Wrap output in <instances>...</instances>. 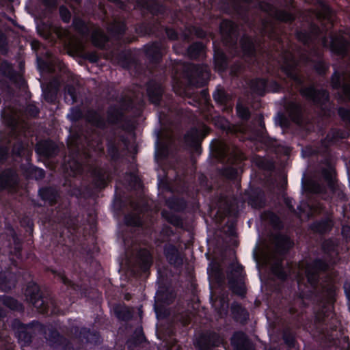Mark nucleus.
Instances as JSON below:
<instances>
[{
  "instance_id": "obj_20",
  "label": "nucleus",
  "mask_w": 350,
  "mask_h": 350,
  "mask_svg": "<svg viewBox=\"0 0 350 350\" xmlns=\"http://www.w3.org/2000/svg\"><path fill=\"white\" fill-rule=\"evenodd\" d=\"M340 117L344 119L350 121V111L345 109H340L338 111Z\"/></svg>"
},
{
  "instance_id": "obj_12",
  "label": "nucleus",
  "mask_w": 350,
  "mask_h": 350,
  "mask_svg": "<svg viewBox=\"0 0 350 350\" xmlns=\"http://www.w3.org/2000/svg\"><path fill=\"white\" fill-rule=\"evenodd\" d=\"M203 46L202 44H195L189 48L188 52L190 56L193 58H196L202 51Z\"/></svg>"
},
{
  "instance_id": "obj_9",
  "label": "nucleus",
  "mask_w": 350,
  "mask_h": 350,
  "mask_svg": "<svg viewBox=\"0 0 350 350\" xmlns=\"http://www.w3.org/2000/svg\"><path fill=\"white\" fill-rule=\"evenodd\" d=\"M301 94L307 98L318 102V96L320 92H317L313 88H307L301 90Z\"/></svg>"
},
{
  "instance_id": "obj_8",
  "label": "nucleus",
  "mask_w": 350,
  "mask_h": 350,
  "mask_svg": "<svg viewBox=\"0 0 350 350\" xmlns=\"http://www.w3.org/2000/svg\"><path fill=\"white\" fill-rule=\"evenodd\" d=\"M27 176L36 180L42 178L44 176L43 170L30 166L28 168Z\"/></svg>"
},
{
  "instance_id": "obj_17",
  "label": "nucleus",
  "mask_w": 350,
  "mask_h": 350,
  "mask_svg": "<svg viewBox=\"0 0 350 350\" xmlns=\"http://www.w3.org/2000/svg\"><path fill=\"white\" fill-rule=\"evenodd\" d=\"M213 98L215 101L218 103H224L226 100V96L223 90H217L213 94Z\"/></svg>"
},
{
  "instance_id": "obj_25",
  "label": "nucleus",
  "mask_w": 350,
  "mask_h": 350,
  "mask_svg": "<svg viewBox=\"0 0 350 350\" xmlns=\"http://www.w3.org/2000/svg\"><path fill=\"white\" fill-rule=\"evenodd\" d=\"M235 268H236V272L237 273V275H240L241 271L242 270L241 266L239 265H235Z\"/></svg>"
},
{
  "instance_id": "obj_30",
  "label": "nucleus",
  "mask_w": 350,
  "mask_h": 350,
  "mask_svg": "<svg viewBox=\"0 0 350 350\" xmlns=\"http://www.w3.org/2000/svg\"><path fill=\"white\" fill-rule=\"evenodd\" d=\"M111 30L113 31H121L120 29V30H116V29H112Z\"/></svg>"
},
{
  "instance_id": "obj_10",
  "label": "nucleus",
  "mask_w": 350,
  "mask_h": 350,
  "mask_svg": "<svg viewBox=\"0 0 350 350\" xmlns=\"http://www.w3.org/2000/svg\"><path fill=\"white\" fill-rule=\"evenodd\" d=\"M41 197L44 200L49 201L50 203H53L56 198V194L54 191L51 189H44L40 191Z\"/></svg>"
},
{
  "instance_id": "obj_31",
  "label": "nucleus",
  "mask_w": 350,
  "mask_h": 350,
  "mask_svg": "<svg viewBox=\"0 0 350 350\" xmlns=\"http://www.w3.org/2000/svg\"><path fill=\"white\" fill-rule=\"evenodd\" d=\"M63 280V282L66 283V280L64 278L62 279Z\"/></svg>"
},
{
  "instance_id": "obj_21",
  "label": "nucleus",
  "mask_w": 350,
  "mask_h": 350,
  "mask_svg": "<svg viewBox=\"0 0 350 350\" xmlns=\"http://www.w3.org/2000/svg\"><path fill=\"white\" fill-rule=\"evenodd\" d=\"M273 271L280 278H284L286 276V274L283 272L282 268L279 265L273 267Z\"/></svg>"
},
{
  "instance_id": "obj_28",
  "label": "nucleus",
  "mask_w": 350,
  "mask_h": 350,
  "mask_svg": "<svg viewBox=\"0 0 350 350\" xmlns=\"http://www.w3.org/2000/svg\"><path fill=\"white\" fill-rule=\"evenodd\" d=\"M322 96H323V97H325V98H327V94H326V92H322Z\"/></svg>"
},
{
  "instance_id": "obj_15",
  "label": "nucleus",
  "mask_w": 350,
  "mask_h": 350,
  "mask_svg": "<svg viewBox=\"0 0 350 350\" xmlns=\"http://www.w3.org/2000/svg\"><path fill=\"white\" fill-rule=\"evenodd\" d=\"M275 17L282 21H290L293 19V16L284 12L280 11L275 13Z\"/></svg>"
},
{
  "instance_id": "obj_18",
  "label": "nucleus",
  "mask_w": 350,
  "mask_h": 350,
  "mask_svg": "<svg viewBox=\"0 0 350 350\" xmlns=\"http://www.w3.org/2000/svg\"><path fill=\"white\" fill-rule=\"evenodd\" d=\"M60 14L63 21H64L65 22L69 21L70 15L68 10L66 8L62 7L60 8Z\"/></svg>"
},
{
  "instance_id": "obj_22",
  "label": "nucleus",
  "mask_w": 350,
  "mask_h": 350,
  "mask_svg": "<svg viewBox=\"0 0 350 350\" xmlns=\"http://www.w3.org/2000/svg\"><path fill=\"white\" fill-rule=\"evenodd\" d=\"M257 83L259 85V88L256 89V92H258L259 94H262L267 88V82L263 79H260L257 81Z\"/></svg>"
},
{
  "instance_id": "obj_5",
  "label": "nucleus",
  "mask_w": 350,
  "mask_h": 350,
  "mask_svg": "<svg viewBox=\"0 0 350 350\" xmlns=\"http://www.w3.org/2000/svg\"><path fill=\"white\" fill-rule=\"evenodd\" d=\"M17 182L16 176L11 172H6L0 176V189L12 187Z\"/></svg>"
},
{
  "instance_id": "obj_26",
  "label": "nucleus",
  "mask_w": 350,
  "mask_h": 350,
  "mask_svg": "<svg viewBox=\"0 0 350 350\" xmlns=\"http://www.w3.org/2000/svg\"><path fill=\"white\" fill-rule=\"evenodd\" d=\"M208 71L206 70V68H205V70H204L203 71V72L202 73V77H203V78H204V77H208Z\"/></svg>"
},
{
  "instance_id": "obj_14",
  "label": "nucleus",
  "mask_w": 350,
  "mask_h": 350,
  "mask_svg": "<svg viewBox=\"0 0 350 350\" xmlns=\"http://www.w3.org/2000/svg\"><path fill=\"white\" fill-rule=\"evenodd\" d=\"M237 111L239 116L243 119H247L249 117V111L247 109L240 104L237 105Z\"/></svg>"
},
{
  "instance_id": "obj_23",
  "label": "nucleus",
  "mask_w": 350,
  "mask_h": 350,
  "mask_svg": "<svg viewBox=\"0 0 350 350\" xmlns=\"http://www.w3.org/2000/svg\"><path fill=\"white\" fill-rule=\"evenodd\" d=\"M167 35L168 36L171 38V39H175L176 38V33L172 31V30H170L167 31Z\"/></svg>"
},
{
  "instance_id": "obj_7",
  "label": "nucleus",
  "mask_w": 350,
  "mask_h": 350,
  "mask_svg": "<svg viewBox=\"0 0 350 350\" xmlns=\"http://www.w3.org/2000/svg\"><path fill=\"white\" fill-rule=\"evenodd\" d=\"M215 66L219 70H223L226 66V58L224 54L219 51L215 53Z\"/></svg>"
},
{
  "instance_id": "obj_24",
  "label": "nucleus",
  "mask_w": 350,
  "mask_h": 350,
  "mask_svg": "<svg viewBox=\"0 0 350 350\" xmlns=\"http://www.w3.org/2000/svg\"><path fill=\"white\" fill-rule=\"evenodd\" d=\"M306 274H307V277L308 278V280L310 282H314L316 280V278L314 276L313 277V276H310V273H309L308 269L306 270Z\"/></svg>"
},
{
  "instance_id": "obj_2",
  "label": "nucleus",
  "mask_w": 350,
  "mask_h": 350,
  "mask_svg": "<svg viewBox=\"0 0 350 350\" xmlns=\"http://www.w3.org/2000/svg\"><path fill=\"white\" fill-rule=\"evenodd\" d=\"M27 299L40 312H44V301L41 299L38 287L36 284H31L26 290Z\"/></svg>"
},
{
  "instance_id": "obj_4",
  "label": "nucleus",
  "mask_w": 350,
  "mask_h": 350,
  "mask_svg": "<svg viewBox=\"0 0 350 350\" xmlns=\"http://www.w3.org/2000/svg\"><path fill=\"white\" fill-rule=\"evenodd\" d=\"M232 344L235 350H252L246 336L243 332H237L232 338Z\"/></svg>"
},
{
  "instance_id": "obj_16",
  "label": "nucleus",
  "mask_w": 350,
  "mask_h": 350,
  "mask_svg": "<svg viewBox=\"0 0 350 350\" xmlns=\"http://www.w3.org/2000/svg\"><path fill=\"white\" fill-rule=\"evenodd\" d=\"M65 99L67 102L73 103L76 100V94L73 88H68L67 92L65 96Z\"/></svg>"
},
{
  "instance_id": "obj_27",
  "label": "nucleus",
  "mask_w": 350,
  "mask_h": 350,
  "mask_svg": "<svg viewBox=\"0 0 350 350\" xmlns=\"http://www.w3.org/2000/svg\"><path fill=\"white\" fill-rule=\"evenodd\" d=\"M231 288H232V290H233L234 292H236V293H241V291H240V292H239V291H237L236 290L235 287L234 286V285H233L232 284H231Z\"/></svg>"
},
{
  "instance_id": "obj_11",
  "label": "nucleus",
  "mask_w": 350,
  "mask_h": 350,
  "mask_svg": "<svg viewBox=\"0 0 350 350\" xmlns=\"http://www.w3.org/2000/svg\"><path fill=\"white\" fill-rule=\"evenodd\" d=\"M221 31L223 34L230 35L234 29V24L230 21H224L220 25Z\"/></svg>"
},
{
  "instance_id": "obj_32",
  "label": "nucleus",
  "mask_w": 350,
  "mask_h": 350,
  "mask_svg": "<svg viewBox=\"0 0 350 350\" xmlns=\"http://www.w3.org/2000/svg\"><path fill=\"white\" fill-rule=\"evenodd\" d=\"M17 154H21L20 151L16 152Z\"/></svg>"
},
{
  "instance_id": "obj_1",
  "label": "nucleus",
  "mask_w": 350,
  "mask_h": 350,
  "mask_svg": "<svg viewBox=\"0 0 350 350\" xmlns=\"http://www.w3.org/2000/svg\"><path fill=\"white\" fill-rule=\"evenodd\" d=\"M323 44L336 53L343 54L346 51L347 46L346 35L342 34L336 38H332L329 41L324 40Z\"/></svg>"
},
{
  "instance_id": "obj_6",
  "label": "nucleus",
  "mask_w": 350,
  "mask_h": 350,
  "mask_svg": "<svg viewBox=\"0 0 350 350\" xmlns=\"http://www.w3.org/2000/svg\"><path fill=\"white\" fill-rule=\"evenodd\" d=\"M92 39L94 44L99 47L103 46L107 41V37L100 29H96L94 31Z\"/></svg>"
},
{
  "instance_id": "obj_13",
  "label": "nucleus",
  "mask_w": 350,
  "mask_h": 350,
  "mask_svg": "<svg viewBox=\"0 0 350 350\" xmlns=\"http://www.w3.org/2000/svg\"><path fill=\"white\" fill-rule=\"evenodd\" d=\"M241 46L246 53H250L253 50V44L249 38H244L241 40Z\"/></svg>"
},
{
  "instance_id": "obj_19",
  "label": "nucleus",
  "mask_w": 350,
  "mask_h": 350,
  "mask_svg": "<svg viewBox=\"0 0 350 350\" xmlns=\"http://www.w3.org/2000/svg\"><path fill=\"white\" fill-rule=\"evenodd\" d=\"M5 304L12 309L18 308V303L12 298L8 297L5 299Z\"/></svg>"
},
{
  "instance_id": "obj_3",
  "label": "nucleus",
  "mask_w": 350,
  "mask_h": 350,
  "mask_svg": "<svg viewBox=\"0 0 350 350\" xmlns=\"http://www.w3.org/2000/svg\"><path fill=\"white\" fill-rule=\"evenodd\" d=\"M342 81L343 92L350 99V84H348V82L350 81V75H342L340 76L339 74L335 72L332 78V86L337 88L340 86Z\"/></svg>"
},
{
  "instance_id": "obj_29",
  "label": "nucleus",
  "mask_w": 350,
  "mask_h": 350,
  "mask_svg": "<svg viewBox=\"0 0 350 350\" xmlns=\"http://www.w3.org/2000/svg\"><path fill=\"white\" fill-rule=\"evenodd\" d=\"M75 111L77 112V115H76L75 118H77L78 116H79V112L77 110Z\"/></svg>"
}]
</instances>
